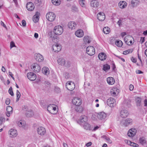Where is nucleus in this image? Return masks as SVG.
<instances>
[{"instance_id": "obj_41", "label": "nucleus", "mask_w": 147, "mask_h": 147, "mask_svg": "<svg viewBox=\"0 0 147 147\" xmlns=\"http://www.w3.org/2000/svg\"><path fill=\"white\" fill-rule=\"evenodd\" d=\"M133 51V50L132 49H128L126 51H124L123 52V54L124 55L127 54L129 53H132Z\"/></svg>"}, {"instance_id": "obj_22", "label": "nucleus", "mask_w": 147, "mask_h": 147, "mask_svg": "<svg viewBox=\"0 0 147 147\" xmlns=\"http://www.w3.org/2000/svg\"><path fill=\"white\" fill-rule=\"evenodd\" d=\"M7 112H6V116L8 117H9L11 114L12 113V108L10 106H7L6 108Z\"/></svg>"}, {"instance_id": "obj_1", "label": "nucleus", "mask_w": 147, "mask_h": 147, "mask_svg": "<svg viewBox=\"0 0 147 147\" xmlns=\"http://www.w3.org/2000/svg\"><path fill=\"white\" fill-rule=\"evenodd\" d=\"M58 63L61 65L67 67H69L70 65V63L69 62H66L65 59L63 58H60L57 60Z\"/></svg>"}, {"instance_id": "obj_23", "label": "nucleus", "mask_w": 147, "mask_h": 147, "mask_svg": "<svg viewBox=\"0 0 147 147\" xmlns=\"http://www.w3.org/2000/svg\"><path fill=\"white\" fill-rule=\"evenodd\" d=\"M76 24L74 22H70L68 24V28L71 29H74L76 27Z\"/></svg>"}, {"instance_id": "obj_55", "label": "nucleus", "mask_w": 147, "mask_h": 147, "mask_svg": "<svg viewBox=\"0 0 147 147\" xmlns=\"http://www.w3.org/2000/svg\"><path fill=\"white\" fill-rule=\"evenodd\" d=\"M16 47L15 43L14 42H13V41H11L10 42V48H12L13 47Z\"/></svg>"}, {"instance_id": "obj_38", "label": "nucleus", "mask_w": 147, "mask_h": 147, "mask_svg": "<svg viewBox=\"0 0 147 147\" xmlns=\"http://www.w3.org/2000/svg\"><path fill=\"white\" fill-rule=\"evenodd\" d=\"M103 31L105 34H108L110 32V29L108 27H105L103 29Z\"/></svg>"}, {"instance_id": "obj_47", "label": "nucleus", "mask_w": 147, "mask_h": 147, "mask_svg": "<svg viewBox=\"0 0 147 147\" xmlns=\"http://www.w3.org/2000/svg\"><path fill=\"white\" fill-rule=\"evenodd\" d=\"M110 66L108 64L104 65L103 66V70L104 71H106L109 69H110Z\"/></svg>"}, {"instance_id": "obj_7", "label": "nucleus", "mask_w": 147, "mask_h": 147, "mask_svg": "<svg viewBox=\"0 0 147 147\" xmlns=\"http://www.w3.org/2000/svg\"><path fill=\"white\" fill-rule=\"evenodd\" d=\"M87 53L90 55L91 56L95 53V50L94 48L92 46H88L86 49Z\"/></svg>"}, {"instance_id": "obj_37", "label": "nucleus", "mask_w": 147, "mask_h": 147, "mask_svg": "<svg viewBox=\"0 0 147 147\" xmlns=\"http://www.w3.org/2000/svg\"><path fill=\"white\" fill-rule=\"evenodd\" d=\"M53 106H55V105L54 104L50 105H49L47 108V110L49 112L51 113V112L53 111Z\"/></svg>"}, {"instance_id": "obj_52", "label": "nucleus", "mask_w": 147, "mask_h": 147, "mask_svg": "<svg viewBox=\"0 0 147 147\" xmlns=\"http://www.w3.org/2000/svg\"><path fill=\"white\" fill-rule=\"evenodd\" d=\"M35 3L36 4H37V5H40L41 3V0H35Z\"/></svg>"}, {"instance_id": "obj_34", "label": "nucleus", "mask_w": 147, "mask_h": 147, "mask_svg": "<svg viewBox=\"0 0 147 147\" xmlns=\"http://www.w3.org/2000/svg\"><path fill=\"white\" fill-rule=\"evenodd\" d=\"M84 41L86 43H89L90 42V37L88 36H85L84 37Z\"/></svg>"}, {"instance_id": "obj_59", "label": "nucleus", "mask_w": 147, "mask_h": 147, "mask_svg": "<svg viewBox=\"0 0 147 147\" xmlns=\"http://www.w3.org/2000/svg\"><path fill=\"white\" fill-rule=\"evenodd\" d=\"M106 140L107 142L110 144H111L112 142L111 140L108 137L106 139Z\"/></svg>"}, {"instance_id": "obj_9", "label": "nucleus", "mask_w": 147, "mask_h": 147, "mask_svg": "<svg viewBox=\"0 0 147 147\" xmlns=\"http://www.w3.org/2000/svg\"><path fill=\"white\" fill-rule=\"evenodd\" d=\"M61 45L59 43H55L53 45L52 49L54 52H58L61 49Z\"/></svg>"}, {"instance_id": "obj_11", "label": "nucleus", "mask_w": 147, "mask_h": 147, "mask_svg": "<svg viewBox=\"0 0 147 147\" xmlns=\"http://www.w3.org/2000/svg\"><path fill=\"white\" fill-rule=\"evenodd\" d=\"M27 107L25 106L23 108V109L24 111H26V116L29 117H32L34 115V113L33 111L31 110H30L28 111H27L26 110H25V109H27Z\"/></svg>"}, {"instance_id": "obj_24", "label": "nucleus", "mask_w": 147, "mask_h": 147, "mask_svg": "<svg viewBox=\"0 0 147 147\" xmlns=\"http://www.w3.org/2000/svg\"><path fill=\"white\" fill-rule=\"evenodd\" d=\"M106 117L107 115L104 112H102L98 113V117L100 119H104Z\"/></svg>"}, {"instance_id": "obj_51", "label": "nucleus", "mask_w": 147, "mask_h": 147, "mask_svg": "<svg viewBox=\"0 0 147 147\" xmlns=\"http://www.w3.org/2000/svg\"><path fill=\"white\" fill-rule=\"evenodd\" d=\"M5 120V118L2 117H0V124L1 125L4 122Z\"/></svg>"}, {"instance_id": "obj_5", "label": "nucleus", "mask_w": 147, "mask_h": 147, "mask_svg": "<svg viewBox=\"0 0 147 147\" xmlns=\"http://www.w3.org/2000/svg\"><path fill=\"white\" fill-rule=\"evenodd\" d=\"M41 67L38 64L36 63L32 64L31 66V69L34 72H38L41 69Z\"/></svg>"}, {"instance_id": "obj_57", "label": "nucleus", "mask_w": 147, "mask_h": 147, "mask_svg": "<svg viewBox=\"0 0 147 147\" xmlns=\"http://www.w3.org/2000/svg\"><path fill=\"white\" fill-rule=\"evenodd\" d=\"M22 24L23 26H25L26 25V22L24 20H23L22 21Z\"/></svg>"}, {"instance_id": "obj_16", "label": "nucleus", "mask_w": 147, "mask_h": 147, "mask_svg": "<svg viewBox=\"0 0 147 147\" xmlns=\"http://www.w3.org/2000/svg\"><path fill=\"white\" fill-rule=\"evenodd\" d=\"M136 133V130L135 128L130 129L128 132V135L129 137H133L134 136Z\"/></svg>"}, {"instance_id": "obj_56", "label": "nucleus", "mask_w": 147, "mask_h": 147, "mask_svg": "<svg viewBox=\"0 0 147 147\" xmlns=\"http://www.w3.org/2000/svg\"><path fill=\"white\" fill-rule=\"evenodd\" d=\"M122 21L121 20H119L117 22V23L118 24L119 26H120L122 25Z\"/></svg>"}, {"instance_id": "obj_45", "label": "nucleus", "mask_w": 147, "mask_h": 147, "mask_svg": "<svg viewBox=\"0 0 147 147\" xmlns=\"http://www.w3.org/2000/svg\"><path fill=\"white\" fill-rule=\"evenodd\" d=\"M138 2V0H132L131 1V4L133 7L136 5Z\"/></svg>"}, {"instance_id": "obj_30", "label": "nucleus", "mask_w": 147, "mask_h": 147, "mask_svg": "<svg viewBox=\"0 0 147 147\" xmlns=\"http://www.w3.org/2000/svg\"><path fill=\"white\" fill-rule=\"evenodd\" d=\"M98 57L100 60L103 61L106 59L107 56L105 54L101 53L98 55Z\"/></svg>"}, {"instance_id": "obj_31", "label": "nucleus", "mask_w": 147, "mask_h": 147, "mask_svg": "<svg viewBox=\"0 0 147 147\" xmlns=\"http://www.w3.org/2000/svg\"><path fill=\"white\" fill-rule=\"evenodd\" d=\"M39 14L40 13L39 12H36V14L33 16V20L34 22L36 23L38 21Z\"/></svg>"}, {"instance_id": "obj_43", "label": "nucleus", "mask_w": 147, "mask_h": 147, "mask_svg": "<svg viewBox=\"0 0 147 147\" xmlns=\"http://www.w3.org/2000/svg\"><path fill=\"white\" fill-rule=\"evenodd\" d=\"M98 116V113H94L92 114L91 118L93 120H95L97 119Z\"/></svg>"}, {"instance_id": "obj_63", "label": "nucleus", "mask_w": 147, "mask_h": 147, "mask_svg": "<svg viewBox=\"0 0 147 147\" xmlns=\"http://www.w3.org/2000/svg\"><path fill=\"white\" fill-rule=\"evenodd\" d=\"M64 76L66 79H67L69 77V74L67 73H65V74Z\"/></svg>"}, {"instance_id": "obj_18", "label": "nucleus", "mask_w": 147, "mask_h": 147, "mask_svg": "<svg viewBox=\"0 0 147 147\" xmlns=\"http://www.w3.org/2000/svg\"><path fill=\"white\" fill-rule=\"evenodd\" d=\"M34 58L36 61L38 62H41L44 60L42 55L39 53H36L34 55Z\"/></svg>"}, {"instance_id": "obj_20", "label": "nucleus", "mask_w": 147, "mask_h": 147, "mask_svg": "<svg viewBox=\"0 0 147 147\" xmlns=\"http://www.w3.org/2000/svg\"><path fill=\"white\" fill-rule=\"evenodd\" d=\"M90 1V2L91 6L93 7L96 8L99 6V2L96 0H91Z\"/></svg>"}, {"instance_id": "obj_27", "label": "nucleus", "mask_w": 147, "mask_h": 147, "mask_svg": "<svg viewBox=\"0 0 147 147\" xmlns=\"http://www.w3.org/2000/svg\"><path fill=\"white\" fill-rule=\"evenodd\" d=\"M107 83L109 85H113L115 82L114 79L112 77H108L107 79Z\"/></svg>"}, {"instance_id": "obj_42", "label": "nucleus", "mask_w": 147, "mask_h": 147, "mask_svg": "<svg viewBox=\"0 0 147 147\" xmlns=\"http://www.w3.org/2000/svg\"><path fill=\"white\" fill-rule=\"evenodd\" d=\"M139 142L141 144H142L146 143V142L145 139L143 137L140 138Z\"/></svg>"}, {"instance_id": "obj_17", "label": "nucleus", "mask_w": 147, "mask_h": 147, "mask_svg": "<svg viewBox=\"0 0 147 147\" xmlns=\"http://www.w3.org/2000/svg\"><path fill=\"white\" fill-rule=\"evenodd\" d=\"M119 90L116 88H114L111 89V94L113 96H115L117 95L119 92Z\"/></svg>"}, {"instance_id": "obj_61", "label": "nucleus", "mask_w": 147, "mask_h": 147, "mask_svg": "<svg viewBox=\"0 0 147 147\" xmlns=\"http://www.w3.org/2000/svg\"><path fill=\"white\" fill-rule=\"evenodd\" d=\"M136 72L137 74H142L143 73V72L142 71H141L140 70H138L136 71Z\"/></svg>"}, {"instance_id": "obj_54", "label": "nucleus", "mask_w": 147, "mask_h": 147, "mask_svg": "<svg viewBox=\"0 0 147 147\" xmlns=\"http://www.w3.org/2000/svg\"><path fill=\"white\" fill-rule=\"evenodd\" d=\"M5 103L7 105H8L10 103V99L9 98H7L6 99Z\"/></svg>"}, {"instance_id": "obj_10", "label": "nucleus", "mask_w": 147, "mask_h": 147, "mask_svg": "<svg viewBox=\"0 0 147 147\" xmlns=\"http://www.w3.org/2000/svg\"><path fill=\"white\" fill-rule=\"evenodd\" d=\"M66 86L68 90L72 91L75 88V85L73 82H68L66 83Z\"/></svg>"}, {"instance_id": "obj_60", "label": "nucleus", "mask_w": 147, "mask_h": 147, "mask_svg": "<svg viewBox=\"0 0 147 147\" xmlns=\"http://www.w3.org/2000/svg\"><path fill=\"white\" fill-rule=\"evenodd\" d=\"M134 88V86L133 85L131 84L129 86L130 90H131V91L132 90H133Z\"/></svg>"}, {"instance_id": "obj_6", "label": "nucleus", "mask_w": 147, "mask_h": 147, "mask_svg": "<svg viewBox=\"0 0 147 147\" xmlns=\"http://www.w3.org/2000/svg\"><path fill=\"white\" fill-rule=\"evenodd\" d=\"M73 104L76 106H79L82 103V100L81 98L78 97L74 98L72 100Z\"/></svg>"}, {"instance_id": "obj_14", "label": "nucleus", "mask_w": 147, "mask_h": 147, "mask_svg": "<svg viewBox=\"0 0 147 147\" xmlns=\"http://www.w3.org/2000/svg\"><path fill=\"white\" fill-rule=\"evenodd\" d=\"M87 121V117L85 115H82L80 117L79 123L81 125H84V123Z\"/></svg>"}, {"instance_id": "obj_32", "label": "nucleus", "mask_w": 147, "mask_h": 147, "mask_svg": "<svg viewBox=\"0 0 147 147\" xmlns=\"http://www.w3.org/2000/svg\"><path fill=\"white\" fill-rule=\"evenodd\" d=\"M81 125L83 126L84 129L86 130H90L91 129L90 125L87 122L84 123V125L83 124Z\"/></svg>"}, {"instance_id": "obj_46", "label": "nucleus", "mask_w": 147, "mask_h": 147, "mask_svg": "<svg viewBox=\"0 0 147 147\" xmlns=\"http://www.w3.org/2000/svg\"><path fill=\"white\" fill-rule=\"evenodd\" d=\"M53 111L51 112V113L53 114H55L57 112V110L56 106L55 105V106H53Z\"/></svg>"}, {"instance_id": "obj_62", "label": "nucleus", "mask_w": 147, "mask_h": 147, "mask_svg": "<svg viewBox=\"0 0 147 147\" xmlns=\"http://www.w3.org/2000/svg\"><path fill=\"white\" fill-rule=\"evenodd\" d=\"M132 41L131 40H130L128 41V42H127L126 44L129 45H130L132 44Z\"/></svg>"}, {"instance_id": "obj_26", "label": "nucleus", "mask_w": 147, "mask_h": 147, "mask_svg": "<svg viewBox=\"0 0 147 147\" xmlns=\"http://www.w3.org/2000/svg\"><path fill=\"white\" fill-rule=\"evenodd\" d=\"M97 18L100 21H103L105 18V15L103 13H100L97 15Z\"/></svg>"}, {"instance_id": "obj_39", "label": "nucleus", "mask_w": 147, "mask_h": 147, "mask_svg": "<svg viewBox=\"0 0 147 147\" xmlns=\"http://www.w3.org/2000/svg\"><path fill=\"white\" fill-rule=\"evenodd\" d=\"M18 125L19 127H24L25 126V123L23 121H20L18 123Z\"/></svg>"}, {"instance_id": "obj_53", "label": "nucleus", "mask_w": 147, "mask_h": 147, "mask_svg": "<svg viewBox=\"0 0 147 147\" xmlns=\"http://www.w3.org/2000/svg\"><path fill=\"white\" fill-rule=\"evenodd\" d=\"M85 1H79V2L80 5H81V6L82 7H84L85 6V4L84 3V2Z\"/></svg>"}, {"instance_id": "obj_13", "label": "nucleus", "mask_w": 147, "mask_h": 147, "mask_svg": "<svg viewBox=\"0 0 147 147\" xmlns=\"http://www.w3.org/2000/svg\"><path fill=\"white\" fill-rule=\"evenodd\" d=\"M38 134L41 136L44 135L46 133L45 128L42 127H38L37 129Z\"/></svg>"}, {"instance_id": "obj_35", "label": "nucleus", "mask_w": 147, "mask_h": 147, "mask_svg": "<svg viewBox=\"0 0 147 147\" xmlns=\"http://www.w3.org/2000/svg\"><path fill=\"white\" fill-rule=\"evenodd\" d=\"M115 44L117 47H121L123 45V43L121 40H119L116 41Z\"/></svg>"}, {"instance_id": "obj_40", "label": "nucleus", "mask_w": 147, "mask_h": 147, "mask_svg": "<svg viewBox=\"0 0 147 147\" xmlns=\"http://www.w3.org/2000/svg\"><path fill=\"white\" fill-rule=\"evenodd\" d=\"M83 108L81 107L78 106L76 109V111L79 113H82L83 111Z\"/></svg>"}, {"instance_id": "obj_21", "label": "nucleus", "mask_w": 147, "mask_h": 147, "mask_svg": "<svg viewBox=\"0 0 147 147\" xmlns=\"http://www.w3.org/2000/svg\"><path fill=\"white\" fill-rule=\"evenodd\" d=\"M84 33L83 31L80 29H78L75 32V35L78 37H82L84 35Z\"/></svg>"}, {"instance_id": "obj_44", "label": "nucleus", "mask_w": 147, "mask_h": 147, "mask_svg": "<svg viewBox=\"0 0 147 147\" xmlns=\"http://www.w3.org/2000/svg\"><path fill=\"white\" fill-rule=\"evenodd\" d=\"M16 96L17 97L16 101L17 102L19 100L21 96L20 93L18 90L16 91Z\"/></svg>"}, {"instance_id": "obj_29", "label": "nucleus", "mask_w": 147, "mask_h": 147, "mask_svg": "<svg viewBox=\"0 0 147 147\" xmlns=\"http://www.w3.org/2000/svg\"><path fill=\"white\" fill-rule=\"evenodd\" d=\"M42 73L45 75H48L50 73L49 69L46 67H43L42 69Z\"/></svg>"}, {"instance_id": "obj_2", "label": "nucleus", "mask_w": 147, "mask_h": 147, "mask_svg": "<svg viewBox=\"0 0 147 147\" xmlns=\"http://www.w3.org/2000/svg\"><path fill=\"white\" fill-rule=\"evenodd\" d=\"M54 33L57 35L61 34L63 32V28L60 26H55L53 30Z\"/></svg>"}, {"instance_id": "obj_49", "label": "nucleus", "mask_w": 147, "mask_h": 147, "mask_svg": "<svg viewBox=\"0 0 147 147\" xmlns=\"http://www.w3.org/2000/svg\"><path fill=\"white\" fill-rule=\"evenodd\" d=\"M131 37V36H130L129 35H127L125 36L124 38V40L126 44L129 41V38H130Z\"/></svg>"}, {"instance_id": "obj_50", "label": "nucleus", "mask_w": 147, "mask_h": 147, "mask_svg": "<svg viewBox=\"0 0 147 147\" xmlns=\"http://www.w3.org/2000/svg\"><path fill=\"white\" fill-rule=\"evenodd\" d=\"M8 92L12 96H13L14 94L12 91L11 87H10L9 90Z\"/></svg>"}, {"instance_id": "obj_48", "label": "nucleus", "mask_w": 147, "mask_h": 147, "mask_svg": "<svg viewBox=\"0 0 147 147\" xmlns=\"http://www.w3.org/2000/svg\"><path fill=\"white\" fill-rule=\"evenodd\" d=\"M141 100L140 98L138 97L136 99V102L138 106H140L141 105Z\"/></svg>"}, {"instance_id": "obj_58", "label": "nucleus", "mask_w": 147, "mask_h": 147, "mask_svg": "<svg viewBox=\"0 0 147 147\" xmlns=\"http://www.w3.org/2000/svg\"><path fill=\"white\" fill-rule=\"evenodd\" d=\"M144 37H141L140 41V42H141V43L142 44L143 42H144Z\"/></svg>"}, {"instance_id": "obj_4", "label": "nucleus", "mask_w": 147, "mask_h": 147, "mask_svg": "<svg viewBox=\"0 0 147 147\" xmlns=\"http://www.w3.org/2000/svg\"><path fill=\"white\" fill-rule=\"evenodd\" d=\"M132 120L129 118L123 119L120 122V124L121 125L126 127L132 123Z\"/></svg>"}, {"instance_id": "obj_25", "label": "nucleus", "mask_w": 147, "mask_h": 147, "mask_svg": "<svg viewBox=\"0 0 147 147\" xmlns=\"http://www.w3.org/2000/svg\"><path fill=\"white\" fill-rule=\"evenodd\" d=\"M128 115L127 111L126 110H123L120 112V116L122 118H126Z\"/></svg>"}, {"instance_id": "obj_28", "label": "nucleus", "mask_w": 147, "mask_h": 147, "mask_svg": "<svg viewBox=\"0 0 147 147\" xmlns=\"http://www.w3.org/2000/svg\"><path fill=\"white\" fill-rule=\"evenodd\" d=\"M119 7L122 9L124 8L127 5V3L124 1H120L118 3Z\"/></svg>"}, {"instance_id": "obj_19", "label": "nucleus", "mask_w": 147, "mask_h": 147, "mask_svg": "<svg viewBox=\"0 0 147 147\" xmlns=\"http://www.w3.org/2000/svg\"><path fill=\"white\" fill-rule=\"evenodd\" d=\"M26 7L29 11H33L34 8V6L33 3L32 2L28 3L26 5Z\"/></svg>"}, {"instance_id": "obj_33", "label": "nucleus", "mask_w": 147, "mask_h": 147, "mask_svg": "<svg viewBox=\"0 0 147 147\" xmlns=\"http://www.w3.org/2000/svg\"><path fill=\"white\" fill-rule=\"evenodd\" d=\"M125 142L127 144L131 146H133L134 147L136 146V145H137L136 144L131 142L130 141L128 140H125Z\"/></svg>"}, {"instance_id": "obj_3", "label": "nucleus", "mask_w": 147, "mask_h": 147, "mask_svg": "<svg viewBox=\"0 0 147 147\" xmlns=\"http://www.w3.org/2000/svg\"><path fill=\"white\" fill-rule=\"evenodd\" d=\"M46 18L49 21L53 22L55 20L56 15L54 13L52 12H49L47 13Z\"/></svg>"}, {"instance_id": "obj_64", "label": "nucleus", "mask_w": 147, "mask_h": 147, "mask_svg": "<svg viewBox=\"0 0 147 147\" xmlns=\"http://www.w3.org/2000/svg\"><path fill=\"white\" fill-rule=\"evenodd\" d=\"M126 35V32H122L121 34V36L123 38L125 35Z\"/></svg>"}, {"instance_id": "obj_15", "label": "nucleus", "mask_w": 147, "mask_h": 147, "mask_svg": "<svg viewBox=\"0 0 147 147\" xmlns=\"http://www.w3.org/2000/svg\"><path fill=\"white\" fill-rule=\"evenodd\" d=\"M9 134L11 137H16L17 135V132L16 130L11 129L8 132Z\"/></svg>"}, {"instance_id": "obj_8", "label": "nucleus", "mask_w": 147, "mask_h": 147, "mask_svg": "<svg viewBox=\"0 0 147 147\" xmlns=\"http://www.w3.org/2000/svg\"><path fill=\"white\" fill-rule=\"evenodd\" d=\"M107 103L108 105L111 107H114L116 104V101L114 98H110L107 100Z\"/></svg>"}, {"instance_id": "obj_12", "label": "nucleus", "mask_w": 147, "mask_h": 147, "mask_svg": "<svg viewBox=\"0 0 147 147\" xmlns=\"http://www.w3.org/2000/svg\"><path fill=\"white\" fill-rule=\"evenodd\" d=\"M27 77L31 81H34L36 79V76L33 72H30L27 74Z\"/></svg>"}, {"instance_id": "obj_36", "label": "nucleus", "mask_w": 147, "mask_h": 147, "mask_svg": "<svg viewBox=\"0 0 147 147\" xmlns=\"http://www.w3.org/2000/svg\"><path fill=\"white\" fill-rule=\"evenodd\" d=\"M52 3L55 5H59L60 3V0H51Z\"/></svg>"}]
</instances>
